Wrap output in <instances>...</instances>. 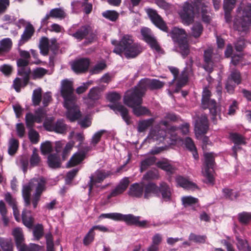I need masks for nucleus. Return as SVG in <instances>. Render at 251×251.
Segmentation results:
<instances>
[{"label": "nucleus", "mask_w": 251, "mask_h": 251, "mask_svg": "<svg viewBox=\"0 0 251 251\" xmlns=\"http://www.w3.org/2000/svg\"><path fill=\"white\" fill-rule=\"evenodd\" d=\"M90 64V60L82 58L75 61L72 64V69L76 74H82L87 71Z\"/></svg>", "instance_id": "obj_20"}, {"label": "nucleus", "mask_w": 251, "mask_h": 251, "mask_svg": "<svg viewBox=\"0 0 251 251\" xmlns=\"http://www.w3.org/2000/svg\"><path fill=\"white\" fill-rule=\"evenodd\" d=\"M26 127L29 128H32L34 123H36V120L34 115L31 113H27L25 117Z\"/></svg>", "instance_id": "obj_52"}, {"label": "nucleus", "mask_w": 251, "mask_h": 251, "mask_svg": "<svg viewBox=\"0 0 251 251\" xmlns=\"http://www.w3.org/2000/svg\"><path fill=\"white\" fill-rule=\"evenodd\" d=\"M43 126L48 131H53L60 134H63L67 130V125L62 119H58L55 123L51 120H47L44 122Z\"/></svg>", "instance_id": "obj_15"}, {"label": "nucleus", "mask_w": 251, "mask_h": 251, "mask_svg": "<svg viewBox=\"0 0 251 251\" xmlns=\"http://www.w3.org/2000/svg\"><path fill=\"white\" fill-rule=\"evenodd\" d=\"M134 89L144 96L147 89H149V78H145L140 80L137 86L135 87Z\"/></svg>", "instance_id": "obj_32"}, {"label": "nucleus", "mask_w": 251, "mask_h": 251, "mask_svg": "<svg viewBox=\"0 0 251 251\" xmlns=\"http://www.w3.org/2000/svg\"><path fill=\"white\" fill-rule=\"evenodd\" d=\"M156 158L154 156H151L146 158L141 161L140 163V172L146 171L149 167L155 163Z\"/></svg>", "instance_id": "obj_36"}, {"label": "nucleus", "mask_w": 251, "mask_h": 251, "mask_svg": "<svg viewBox=\"0 0 251 251\" xmlns=\"http://www.w3.org/2000/svg\"><path fill=\"white\" fill-rule=\"evenodd\" d=\"M29 162L30 166L32 167H34L39 165L41 162V157L37 153L36 149H34L33 151L32 154L30 158Z\"/></svg>", "instance_id": "obj_48"}, {"label": "nucleus", "mask_w": 251, "mask_h": 251, "mask_svg": "<svg viewBox=\"0 0 251 251\" xmlns=\"http://www.w3.org/2000/svg\"><path fill=\"white\" fill-rule=\"evenodd\" d=\"M88 97L89 99L93 101L98 100L100 98L99 88L94 87L91 89L88 94Z\"/></svg>", "instance_id": "obj_61"}, {"label": "nucleus", "mask_w": 251, "mask_h": 251, "mask_svg": "<svg viewBox=\"0 0 251 251\" xmlns=\"http://www.w3.org/2000/svg\"><path fill=\"white\" fill-rule=\"evenodd\" d=\"M156 196L161 195L162 199L165 201H170L172 199V190L170 186L165 182H161L159 186L155 183L149 182L145 185V193L144 199H149L151 194Z\"/></svg>", "instance_id": "obj_2"}, {"label": "nucleus", "mask_w": 251, "mask_h": 251, "mask_svg": "<svg viewBox=\"0 0 251 251\" xmlns=\"http://www.w3.org/2000/svg\"><path fill=\"white\" fill-rule=\"evenodd\" d=\"M78 172V170L76 169H73L72 170L69 171L66 175V176L65 178L66 183L67 184H70L74 178V177L76 176L77 173Z\"/></svg>", "instance_id": "obj_64"}, {"label": "nucleus", "mask_w": 251, "mask_h": 251, "mask_svg": "<svg viewBox=\"0 0 251 251\" xmlns=\"http://www.w3.org/2000/svg\"><path fill=\"white\" fill-rule=\"evenodd\" d=\"M34 32L35 29L33 25L29 23H28L21 35V39L18 43V46H22L28 42L31 38Z\"/></svg>", "instance_id": "obj_26"}, {"label": "nucleus", "mask_w": 251, "mask_h": 251, "mask_svg": "<svg viewBox=\"0 0 251 251\" xmlns=\"http://www.w3.org/2000/svg\"><path fill=\"white\" fill-rule=\"evenodd\" d=\"M0 246L3 251H13V244L10 239L0 238Z\"/></svg>", "instance_id": "obj_43"}, {"label": "nucleus", "mask_w": 251, "mask_h": 251, "mask_svg": "<svg viewBox=\"0 0 251 251\" xmlns=\"http://www.w3.org/2000/svg\"><path fill=\"white\" fill-rule=\"evenodd\" d=\"M227 80L231 82L233 81L236 85L240 84L242 81L240 73L236 70L232 71L230 75L228 77Z\"/></svg>", "instance_id": "obj_44"}, {"label": "nucleus", "mask_w": 251, "mask_h": 251, "mask_svg": "<svg viewBox=\"0 0 251 251\" xmlns=\"http://www.w3.org/2000/svg\"><path fill=\"white\" fill-rule=\"evenodd\" d=\"M12 41L9 38H6L0 41V53L8 52L12 47Z\"/></svg>", "instance_id": "obj_37"}, {"label": "nucleus", "mask_w": 251, "mask_h": 251, "mask_svg": "<svg viewBox=\"0 0 251 251\" xmlns=\"http://www.w3.org/2000/svg\"><path fill=\"white\" fill-rule=\"evenodd\" d=\"M208 3L207 0H194L192 5L194 8L195 7L196 11L199 12L200 10L201 12L207 10Z\"/></svg>", "instance_id": "obj_41"}, {"label": "nucleus", "mask_w": 251, "mask_h": 251, "mask_svg": "<svg viewBox=\"0 0 251 251\" xmlns=\"http://www.w3.org/2000/svg\"><path fill=\"white\" fill-rule=\"evenodd\" d=\"M179 15L182 23L187 25L192 23L194 20L195 12L194 6L188 2L184 3Z\"/></svg>", "instance_id": "obj_14"}, {"label": "nucleus", "mask_w": 251, "mask_h": 251, "mask_svg": "<svg viewBox=\"0 0 251 251\" xmlns=\"http://www.w3.org/2000/svg\"><path fill=\"white\" fill-rule=\"evenodd\" d=\"M64 106L67 109L66 117L71 122H75L81 117V112L75 105V102L68 106L64 103Z\"/></svg>", "instance_id": "obj_22"}, {"label": "nucleus", "mask_w": 251, "mask_h": 251, "mask_svg": "<svg viewBox=\"0 0 251 251\" xmlns=\"http://www.w3.org/2000/svg\"><path fill=\"white\" fill-rule=\"evenodd\" d=\"M15 244L18 251H33L24 243L25 239L22 231L19 228H15L13 231Z\"/></svg>", "instance_id": "obj_18"}, {"label": "nucleus", "mask_w": 251, "mask_h": 251, "mask_svg": "<svg viewBox=\"0 0 251 251\" xmlns=\"http://www.w3.org/2000/svg\"><path fill=\"white\" fill-rule=\"evenodd\" d=\"M19 141L17 139L12 138L9 141V146L8 152L9 155H14L19 147Z\"/></svg>", "instance_id": "obj_45"}, {"label": "nucleus", "mask_w": 251, "mask_h": 251, "mask_svg": "<svg viewBox=\"0 0 251 251\" xmlns=\"http://www.w3.org/2000/svg\"><path fill=\"white\" fill-rule=\"evenodd\" d=\"M154 122V119L153 118L139 121L137 126L138 131L140 133L145 131L147 129L152 126Z\"/></svg>", "instance_id": "obj_31"}, {"label": "nucleus", "mask_w": 251, "mask_h": 251, "mask_svg": "<svg viewBox=\"0 0 251 251\" xmlns=\"http://www.w3.org/2000/svg\"><path fill=\"white\" fill-rule=\"evenodd\" d=\"M112 175V173L110 171L103 169L96 170L90 176V181L88 184L89 191H91L94 186L96 184L101 183L105 179L110 176Z\"/></svg>", "instance_id": "obj_12"}, {"label": "nucleus", "mask_w": 251, "mask_h": 251, "mask_svg": "<svg viewBox=\"0 0 251 251\" xmlns=\"http://www.w3.org/2000/svg\"><path fill=\"white\" fill-rule=\"evenodd\" d=\"M141 33L143 40L150 46L152 50H155L157 52L164 54V50L160 46L154 37L151 35V30L147 27H144L141 30Z\"/></svg>", "instance_id": "obj_10"}, {"label": "nucleus", "mask_w": 251, "mask_h": 251, "mask_svg": "<svg viewBox=\"0 0 251 251\" xmlns=\"http://www.w3.org/2000/svg\"><path fill=\"white\" fill-rule=\"evenodd\" d=\"M170 34L173 41L177 44L179 52L182 57L185 58L190 52L186 31L183 29L175 27Z\"/></svg>", "instance_id": "obj_4"}, {"label": "nucleus", "mask_w": 251, "mask_h": 251, "mask_svg": "<svg viewBox=\"0 0 251 251\" xmlns=\"http://www.w3.org/2000/svg\"><path fill=\"white\" fill-rule=\"evenodd\" d=\"M45 190V187H44L43 184H39L38 186L36 187V192L33 195L32 200V203L34 208H36L37 207L38 202L40 200L41 196Z\"/></svg>", "instance_id": "obj_34"}, {"label": "nucleus", "mask_w": 251, "mask_h": 251, "mask_svg": "<svg viewBox=\"0 0 251 251\" xmlns=\"http://www.w3.org/2000/svg\"><path fill=\"white\" fill-rule=\"evenodd\" d=\"M48 71L43 68L38 67L35 69L32 72L33 78H41L48 73Z\"/></svg>", "instance_id": "obj_50"}, {"label": "nucleus", "mask_w": 251, "mask_h": 251, "mask_svg": "<svg viewBox=\"0 0 251 251\" xmlns=\"http://www.w3.org/2000/svg\"><path fill=\"white\" fill-rule=\"evenodd\" d=\"M191 29L192 36L197 38L199 37L202 34L203 27L201 23L196 22L193 25Z\"/></svg>", "instance_id": "obj_42"}, {"label": "nucleus", "mask_w": 251, "mask_h": 251, "mask_svg": "<svg viewBox=\"0 0 251 251\" xmlns=\"http://www.w3.org/2000/svg\"><path fill=\"white\" fill-rule=\"evenodd\" d=\"M251 25V3L246 5L242 13H238L234 21V28L239 31H245Z\"/></svg>", "instance_id": "obj_5"}, {"label": "nucleus", "mask_w": 251, "mask_h": 251, "mask_svg": "<svg viewBox=\"0 0 251 251\" xmlns=\"http://www.w3.org/2000/svg\"><path fill=\"white\" fill-rule=\"evenodd\" d=\"M41 151L43 155L50 153L52 151V146L51 142L47 141L41 145Z\"/></svg>", "instance_id": "obj_53"}, {"label": "nucleus", "mask_w": 251, "mask_h": 251, "mask_svg": "<svg viewBox=\"0 0 251 251\" xmlns=\"http://www.w3.org/2000/svg\"><path fill=\"white\" fill-rule=\"evenodd\" d=\"M61 144L58 143L56 145V153H50L48 156L47 163L49 167L52 169L59 168L61 167V161L58 153L61 151Z\"/></svg>", "instance_id": "obj_19"}, {"label": "nucleus", "mask_w": 251, "mask_h": 251, "mask_svg": "<svg viewBox=\"0 0 251 251\" xmlns=\"http://www.w3.org/2000/svg\"><path fill=\"white\" fill-rule=\"evenodd\" d=\"M211 92L204 89L202 96L201 104L204 109L208 108L212 117L211 119L214 121L216 119V116L219 113L217 102L215 100L210 99Z\"/></svg>", "instance_id": "obj_7"}, {"label": "nucleus", "mask_w": 251, "mask_h": 251, "mask_svg": "<svg viewBox=\"0 0 251 251\" xmlns=\"http://www.w3.org/2000/svg\"><path fill=\"white\" fill-rule=\"evenodd\" d=\"M238 220L243 225H247L251 221V214L243 212L238 214Z\"/></svg>", "instance_id": "obj_55"}, {"label": "nucleus", "mask_w": 251, "mask_h": 251, "mask_svg": "<svg viewBox=\"0 0 251 251\" xmlns=\"http://www.w3.org/2000/svg\"><path fill=\"white\" fill-rule=\"evenodd\" d=\"M215 156L216 155L213 152H206L204 154L205 168L213 169L215 164Z\"/></svg>", "instance_id": "obj_33"}, {"label": "nucleus", "mask_w": 251, "mask_h": 251, "mask_svg": "<svg viewBox=\"0 0 251 251\" xmlns=\"http://www.w3.org/2000/svg\"><path fill=\"white\" fill-rule=\"evenodd\" d=\"M46 111L42 108H38L35 111L34 116L37 123H41L43 119L46 116Z\"/></svg>", "instance_id": "obj_56"}, {"label": "nucleus", "mask_w": 251, "mask_h": 251, "mask_svg": "<svg viewBox=\"0 0 251 251\" xmlns=\"http://www.w3.org/2000/svg\"><path fill=\"white\" fill-rule=\"evenodd\" d=\"M165 83L156 79L149 78V89L150 90H158L162 88Z\"/></svg>", "instance_id": "obj_46"}, {"label": "nucleus", "mask_w": 251, "mask_h": 251, "mask_svg": "<svg viewBox=\"0 0 251 251\" xmlns=\"http://www.w3.org/2000/svg\"><path fill=\"white\" fill-rule=\"evenodd\" d=\"M42 99L41 89H36L33 91L32 96V102L35 106L39 105Z\"/></svg>", "instance_id": "obj_54"}, {"label": "nucleus", "mask_w": 251, "mask_h": 251, "mask_svg": "<svg viewBox=\"0 0 251 251\" xmlns=\"http://www.w3.org/2000/svg\"><path fill=\"white\" fill-rule=\"evenodd\" d=\"M83 155L77 152L73 154L68 163L69 167H73L79 164L84 159Z\"/></svg>", "instance_id": "obj_38"}, {"label": "nucleus", "mask_w": 251, "mask_h": 251, "mask_svg": "<svg viewBox=\"0 0 251 251\" xmlns=\"http://www.w3.org/2000/svg\"><path fill=\"white\" fill-rule=\"evenodd\" d=\"M229 138L234 145H245L247 144L245 137L237 132L230 133Z\"/></svg>", "instance_id": "obj_30"}, {"label": "nucleus", "mask_w": 251, "mask_h": 251, "mask_svg": "<svg viewBox=\"0 0 251 251\" xmlns=\"http://www.w3.org/2000/svg\"><path fill=\"white\" fill-rule=\"evenodd\" d=\"M28 137L33 144H37L39 141V134L37 131L32 128H29Z\"/></svg>", "instance_id": "obj_57"}, {"label": "nucleus", "mask_w": 251, "mask_h": 251, "mask_svg": "<svg viewBox=\"0 0 251 251\" xmlns=\"http://www.w3.org/2000/svg\"><path fill=\"white\" fill-rule=\"evenodd\" d=\"M43 184L44 187H45V181L43 179L33 178L30 180L28 185H25L23 186L22 189V196L25 201V206H29L30 204V196L31 192L33 188L38 186V184Z\"/></svg>", "instance_id": "obj_9"}, {"label": "nucleus", "mask_w": 251, "mask_h": 251, "mask_svg": "<svg viewBox=\"0 0 251 251\" xmlns=\"http://www.w3.org/2000/svg\"><path fill=\"white\" fill-rule=\"evenodd\" d=\"M146 12L151 22L157 27L167 33L169 32L166 24L156 10L149 8L146 10Z\"/></svg>", "instance_id": "obj_16"}, {"label": "nucleus", "mask_w": 251, "mask_h": 251, "mask_svg": "<svg viewBox=\"0 0 251 251\" xmlns=\"http://www.w3.org/2000/svg\"><path fill=\"white\" fill-rule=\"evenodd\" d=\"M143 183H134L132 184L128 191V195L131 197L141 198L144 196L145 185Z\"/></svg>", "instance_id": "obj_21"}, {"label": "nucleus", "mask_w": 251, "mask_h": 251, "mask_svg": "<svg viewBox=\"0 0 251 251\" xmlns=\"http://www.w3.org/2000/svg\"><path fill=\"white\" fill-rule=\"evenodd\" d=\"M209 129V124L206 116L201 115L198 117L195 124V130L197 134H205Z\"/></svg>", "instance_id": "obj_23"}, {"label": "nucleus", "mask_w": 251, "mask_h": 251, "mask_svg": "<svg viewBox=\"0 0 251 251\" xmlns=\"http://www.w3.org/2000/svg\"><path fill=\"white\" fill-rule=\"evenodd\" d=\"M157 166L167 172L170 174H172L174 172V168L170 164L164 161H158L156 163Z\"/></svg>", "instance_id": "obj_49"}, {"label": "nucleus", "mask_w": 251, "mask_h": 251, "mask_svg": "<svg viewBox=\"0 0 251 251\" xmlns=\"http://www.w3.org/2000/svg\"><path fill=\"white\" fill-rule=\"evenodd\" d=\"M29 61L23 58H19L17 61L18 67V75L23 77L24 86H25L28 83L29 76L31 74V70L29 65Z\"/></svg>", "instance_id": "obj_13"}, {"label": "nucleus", "mask_w": 251, "mask_h": 251, "mask_svg": "<svg viewBox=\"0 0 251 251\" xmlns=\"http://www.w3.org/2000/svg\"><path fill=\"white\" fill-rule=\"evenodd\" d=\"M108 106L113 110L116 114L119 113L127 125H130L132 124L131 117L129 114V110L125 106L120 103H117L109 104Z\"/></svg>", "instance_id": "obj_17"}, {"label": "nucleus", "mask_w": 251, "mask_h": 251, "mask_svg": "<svg viewBox=\"0 0 251 251\" xmlns=\"http://www.w3.org/2000/svg\"><path fill=\"white\" fill-rule=\"evenodd\" d=\"M50 16L53 18H64L65 17V13L61 8H56L50 11Z\"/></svg>", "instance_id": "obj_59"}, {"label": "nucleus", "mask_w": 251, "mask_h": 251, "mask_svg": "<svg viewBox=\"0 0 251 251\" xmlns=\"http://www.w3.org/2000/svg\"><path fill=\"white\" fill-rule=\"evenodd\" d=\"M106 132L105 130H100L95 133L92 137L91 144L96 146L100 141L102 135Z\"/></svg>", "instance_id": "obj_63"}, {"label": "nucleus", "mask_w": 251, "mask_h": 251, "mask_svg": "<svg viewBox=\"0 0 251 251\" xmlns=\"http://www.w3.org/2000/svg\"><path fill=\"white\" fill-rule=\"evenodd\" d=\"M132 108L133 114L137 117H140L142 115L151 116L150 110L145 106H142L140 105L135 106Z\"/></svg>", "instance_id": "obj_39"}, {"label": "nucleus", "mask_w": 251, "mask_h": 251, "mask_svg": "<svg viewBox=\"0 0 251 251\" xmlns=\"http://www.w3.org/2000/svg\"><path fill=\"white\" fill-rule=\"evenodd\" d=\"M95 236V231L90 229L86 234L83 240V243L85 246H88L94 240Z\"/></svg>", "instance_id": "obj_58"}, {"label": "nucleus", "mask_w": 251, "mask_h": 251, "mask_svg": "<svg viewBox=\"0 0 251 251\" xmlns=\"http://www.w3.org/2000/svg\"><path fill=\"white\" fill-rule=\"evenodd\" d=\"M102 15L105 18L112 21H116L119 18V13L114 10H106L102 13Z\"/></svg>", "instance_id": "obj_47"}, {"label": "nucleus", "mask_w": 251, "mask_h": 251, "mask_svg": "<svg viewBox=\"0 0 251 251\" xmlns=\"http://www.w3.org/2000/svg\"><path fill=\"white\" fill-rule=\"evenodd\" d=\"M106 99L110 102L115 104L117 103V102L121 100V96L119 93L113 92L107 94Z\"/></svg>", "instance_id": "obj_62"}, {"label": "nucleus", "mask_w": 251, "mask_h": 251, "mask_svg": "<svg viewBox=\"0 0 251 251\" xmlns=\"http://www.w3.org/2000/svg\"><path fill=\"white\" fill-rule=\"evenodd\" d=\"M236 0H224L225 19L226 23H230L232 21L231 12L235 7Z\"/></svg>", "instance_id": "obj_28"}, {"label": "nucleus", "mask_w": 251, "mask_h": 251, "mask_svg": "<svg viewBox=\"0 0 251 251\" xmlns=\"http://www.w3.org/2000/svg\"><path fill=\"white\" fill-rule=\"evenodd\" d=\"M111 44L114 46V53L121 56L124 53L127 59L136 57L143 50L142 47L134 43L133 37L128 34L123 35L120 41L112 40Z\"/></svg>", "instance_id": "obj_1"}, {"label": "nucleus", "mask_w": 251, "mask_h": 251, "mask_svg": "<svg viewBox=\"0 0 251 251\" xmlns=\"http://www.w3.org/2000/svg\"><path fill=\"white\" fill-rule=\"evenodd\" d=\"M73 82L68 79H64L61 82L60 90L61 96L63 98L67 106L76 101V98L74 95Z\"/></svg>", "instance_id": "obj_6"}, {"label": "nucleus", "mask_w": 251, "mask_h": 251, "mask_svg": "<svg viewBox=\"0 0 251 251\" xmlns=\"http://www.w3.org/2000/svg\"><path fill=\"white\" fill-rule=\"evenodd\" d=\"M140 216H135L133 214H123L119 213L118 221H123L128 226H136L145 228L150 227L149 222L147 220L140 221Z\"/></svg>", "instance_id": "obj_8"}, {"label": "nucleus", "mask_w": 251, "mask_h": 251, "mask_svg": "<svg viewBox=\"0 0 251 251\" xmlns=\"http://www.w3.org/2000/svg\"><path fill=\"white\" fill-rule=\"evenodd\" d=\"M68 33L78 41L86 39L89 43L94 42L97 39L96 34L92 27L87 25L79 26L77 25H73L68 30Z\"/></svg>", "instance_id": "obj_3"}, {"label": "nucleus", "mask_w": 251, "mask_h": 251, "mask_svg": "<svg viewBox=\"0 0 251 251\" xmlns=\"http://www.w3.org/2000/svg\"><path fill=\"white\" fill-rule=\"evenodd\" d=\"M182 205L185 207L193 206L199 202L198 198H194L191 196H184L181 198Z\"/></svg>", "instance_id": "obj_40"}, {"label": "nucleus", "mask_w": 251, "mask_h": 251, "mask_svg": "<svg viewBox=\"0 0 251 251\" xmlns=\"http://www.w3.org/2000/svg\"><path fill=\"white\" fill-rule=\"evenodd\" d=\"M143 97L141 94L137 90L133 89L132 90L128 91L125 94L124 98V103L131 108L142 104L143 102Z\"/></svg>", "instance_id": "obj_11"}, {"label": "nucleus", "mask_w": 251, "mask_h": 251, "mask_svg": "<svg viewBox=\"0 0 251 251\" xmlns=\"http://www.w3.org/2000/svg\"><path fill=\"white\" fill-rule=\"evenodd\" d=\"M130 183L128 177H125L120 182L119 185L113 190L110 194L108 196V198L115 197L119 195L122 194L128 187Z\"/></svg>", "instance_id": "obj_24"}, {"label": "nucleus", "mask_w": 251, "mask_h": 251, "mask_svg": "<svg viewBox=\"0 0 251 251\" xmlns=\"http://www.w3.org/2000/svg\"><path fill=\"white\" fill-rule=\"evenodd\" d=\"M176 181L178 185L185 189H190L197 187L196 184L188 180L181 176H178L176 179Z\"/></svg>", "instance_id": "obj_35"}, {"label": "nucleus", "mask_w": 251, "mask_h": 251, "mask_svg": "<svg viewBox=\"0 0 251 251\" xmlns=\"http://www.w3.org/2000/svg\"><path fill=\"white\" fill-rule=\"evenodd\" d=\"M213 50L211 49L205 50L203 53V59L205 63L203 65V68L209 74L213 71Z\"/></svg>", "instance_id": "obj_25"}, {"label": "nucleus", "mask_w": 251, "mask_h": 251, "mask_svg": "<svg viewBox=\"0 0 251 251\" xmlns=\"http://www.w3.org/2000/svg\"><path fill=\"white\" fill-rule=\"evenodd\" d=\"M22 219L23 224L28 228H31L33 225L34 219L31 215V211L24 209L22 211Z\"/></svg>", "instance_id": "obj_29"}, {"label": "nucleus", "mask_w": 251, "mask_h": 251, "mask_svg": "<svg viewBox=\"0 0 251 251\" xmlns=\"http://www.w3.org/2000/svg\"><path fill=\"white\" fill-rule=\"evenodd\" d=\"M162 124L166 127L165 131L160 130L158 131V134H161L162 135L158 138V139H165V138L168 135H170L172 137V140L176 139V127L174 126H170L167 121H164L162 122Z\"/></svg>", "instance_id": "obj_27"}, {"label": "nucleus", "mask_w": 251, "mask_h": 251, "mask_svg": "<svg viewBox=\"0 0 251 251\" xmlns=\"http://www.w3.org/2000/svg\"><path fill=\"white\" fill-rule=\"evenodd\" d=\"M207 237L205 235H197L193 233H190L189 240L197 243L204 244Z\"/></svg>", "instance_id": "obj_51"}, {"label": "nucleus", "mask_w": 251, "mask_h": 251, "mask_svg": "<svg viewBox=\"0 0 251 251\" xmlns=\"http://www.w3.org/2000/svg\"><path fill=\"white\" fill-rule=\"evenodd\" d=\"M33 235L37 240H39L44 235V227L42 224H37L33 230Z\"/></svg>", "instance_id": "obj_60"}]
</instances>
